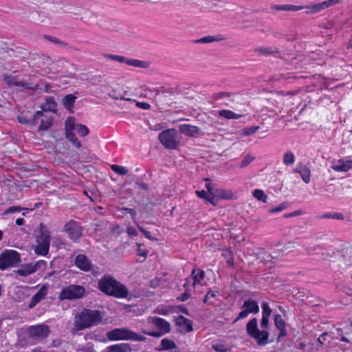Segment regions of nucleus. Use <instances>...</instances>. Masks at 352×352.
Segmentation results:
<instances>
[{
  "label": "nucleus",
  "mask_w": 352,
  "mask_h": 352,
  "mask_svg": "<svg viewBox=\"0 0 352 352\" xmlns=\"http://www.w3.org/2000/svg\"><path fill=\"white\" fill-rule=\"evenodd\" d=\"M97 288L104 294L118 298L129 296L127 287L110 274H104L98 282Z\"/></svg>",
  "instance_id": "obj_1"
},
{
  "label": "nucleus",
  "mask_w": 352,
  "mask_h": 352,
  "mask_svg": "<svg viewBox=\"0 0 352 352\" xmlns=\"http://www.w3.org/2000/svg\"><path fill=\"white\" fill-rule=\"evenodd\" d=\"M103 315L100 310L83 308L74 317V329L82 331L97 326L102 322Z\"/></svg>",
  "instance_id": "obj_2"
},
{
  "label": "nucleus",
  "mask_w": 352,
  "mask_h": 352,
  "mask_svg": "<svg viewBox=\"0 0 352 352\" xmlns=\"http://www.w3.org/2000/svg\"><path fill=\"white\" fill-rule=\"evenodd\" d=\"M107 338L111 341L130 340L135 342H145L147 338L140 335L129 328H116L107 333Z\"/></svg>",
  "instance_id": "obj_3"
},
{
  "label": "nucleus",
  "mask_w": 352,
  "mask_h": 352,
  "mask_svg": "<svg viewBox=\"0 0 352 352\" xmlns=\"http://www.w3.org/2000/svg\"><path fill=\"white\" fill-rule=\"evenodd\" d=\"M205 277V272L200 268H195L192 270L191 278L192 283H191L190 278H186L185 283L183 285L184 292L177 296V300L186 301L188 300L192 294V290L195 289L196 285H202L201 281Z\"/></svg>",
  "instance_id": "obj_4"
},
{
  "label": "nucleus",
  "mask_w": 352,
  "mask_h": 352,
  "mask_svg": "<svg viewBox=\"0 0 352 352\" xmlns=\"http://www.w3.org/2000/svg\"><path fill=\"white\" fill-rule=\"evenodd\" d=\"M247 334L254 339L257 345L265 346L269 342L270 333L266 330H260L256 318H252L246 324Z\"/></svg>",
  "instance_id": "obj_5"
},
{
  "label": "nucleus",
  "mask_w": 352,
  "mask_h": 352,
  "mask_svg": "<svg viewBox=\"0 0 352 352\" xmlns=\"http://www.w3.org/2000/svg\"><path fill=\"white\" fill-rule=\"evenodd\" d=\"M85 294V288L79 285L71 284L63 287L59 293L58 299L62 301L64 300H77L82 298Z\"/></svg>",
  "instance_id": "obj_6"
},
{
  "label": "nucleus",
  "mask_w": 352,
  "mask_h": 352,
  "mask_svg": "<svg viewBox=\"0 0 352 352\" xmlns=\"http://www.w3.org/2000/svg\"><path fill=\"white\" fill-rule=\"evenodd\" d=\"M21 261L20 254L16 250H5L0 254V270H6L16 266Z\"/></svg>",
  "instance_id": "obj_7"
},
{
  "label": "nucleus",
  "mask_w": 352,
  "mask_h": 352,
  "mask_svg": "<svg viewBox=\"0 0 352 352\" xmlns=\"http://www.w3.org/2000/svg\"><path fill=\"white\" fill-rule=\"evenodd\" d=\"M63 232H65L74 243H78L83 236V228L80 223L74 219H70L65 223Z\"/></svg>",
  "instance_id": "obj_8"
},
{
  "label": "nucleus",
  "mask_w": 352,
  "mask_h": 352,
  "mask_svg": "<svg viewBox=\"0 0 352 352\" xmlns=\"http://www.w3.org/2000/svg\"><path fill=\"white\" fill-rule=\"evenodd\" d=\"M150 322L155 326L157 331H142L144 334L160 338L168 333L170 330V324L166 320L158 317H151Z\"/></svg>",
  "instance_id": "obj_9"
},
{
  "label": "nucleus",
  "mask_w": 352,
  "mask_h": 352,
  "mask_svg": "<svg viewBox=\"0 0 352 352\" xmlns=\"http://www.w3.org/2000/svg\"><path fill=\"white\" fill-rule=\"evenodd\" d=\"M50 333V327L45 324L30 326L28 330V336L34 340V344L41 342L47 338Z\"/></svg>",
  "instance_id": "obj_10"
},
{
  "label": "nucleus",
  "mask_w": 352,
  "mask_h": 352,
  "mask_svg": "<svg viewBox=\"0 0 352 352\" xmlns=\"http://www.w3.org/2000/svg\"><path fill=\"white\" fill-rule=\"evenodd\" d=\"M162 144L168 149H176V130L168 129L162 131L158 135Z\"/></svg>",
  "instance_id": "obj_11"
},
{
  "label": "nucleus",
  "mask_w": 352,
  "mask_h": 352,
  "mask_svg": "<svg viewBox=\"0 0 352 352\" xmlns=\"http://www.w3.org/2000/svg\"><path fill=\"white\" fill-rule=\"evenodd\" d=\"M241 311L235 318L234 322L248 317L250 314H257L259 312V307L257 302L250 298L244 301L241 307Z\"/></svg>",
  "instance_id": "obj_12"
},
{
  "label": "nucleus",
  "mask_w": 352,
  "mask_h": 352,
  "mask_svg": "<svg viewBox=\"0 0 352 352\" xmlns=\"http://www.w3.org/2000/svg\"><path fill=\"white\" fill-rule=\"evenodd\" d=\"M339 2V0H327L313 5L306 6L305 8L307 9V14H316L332 6L336 5Z\"/></svg>",
  "instance_id": "obj_13"
},
{
  "label": "nucleus",
  "mask_w": 352,
  "mask_h": 352,
  "mask_svg": "<svg viewBox=\"0 0 352 352\" xmlns=\"http://www.w3.org/2000/svg\"><path fill=\"white\" fill-rule=\"evenodd\" d=\"M74 265L79 270L84 272H89L94 267V265L91 260L83 254L76 256L74 258Z\"/></svg>",
  "instance_id": "obj_14"
},
{
  "label": "nucleus",
  "mask_w": 352,
  "mask_h": 352,
  "mask_svg": "<svg viewBox=\"0 0 352 352\" xmlns=\"http://www.w3.org/2000/svg\"><path fill=\"white\" fill-rule=\"evenodd\" d=\"M51 234L50 230L43 223L39 224V234L36 236V244L50 245Z\"/></svg>",
  "instance_id": "obj_15"
},
{
  "label": "nucleus",
  "mask_w": 352,
  "mask_h": 352,
  "mask_svg": "<svg viewBox=\"0 0 352 352\" xmlns=\"http://www.w3.org/2000/svg\"><path fill=\"white\" fill-rule=\"evenodd\" d=\"M193 331L192 322L182 316H177V332L187 333Z\"/></svg>",
  "instance_id": "obj_16"
},
{
  "label": "nucleus",
  "mask_w": 352,
  "mask_h": 352,
  "mask_svg": "<svg viewBox=\"0 0 352 352\" xmlns=\"http://www.w3.org/2000/svg\"><path fill=\"white\" fill-rule=\"evenodd\" d=\"M331 168L336 172H348L352 169V160L339 159L336 164L331 166Z\"/></svg>",
  "instance_id": "obj_17"
},
{
  "label": "nucleus",
  "mask_w": 352,
  "mask_h": 352,
  "mask_svg": "<svg viewBox=\"0 0 352 352\" xmlns=\"http://www.w3.org/2000/svg\"><path fill=\"white\" fill-rule=\"evenodd\" d=\"M179 129L180 133L192 137H196L201 133L200 128L197 126L180 124Z\"/></svg>",
  "instance_id": "obj_18"
},
{
  "label": "nucleus",
  "mask_w": 352,
  "mask_h": 352,
  "mask_svg": "<svg viewBox=\"0 0 352 352\" xmlns=\"http://www.w3.org/2000/svg\"><path fill=\"white\" fill-rule=\"evenodd\" d=\"M304 6H295V5H289V4H285V5H274L271 6L272 10H276V11H299L305 9Z\"/></svg>",
  "instance_id": "obj_19"
},
{
  "label": "nucleus",
  "mask_w": 352,
  "mask_h": 352,
  "mask_svg": "<svg viewBox=\"0 0 352 352\" xmlns=\"http://www.w3.org/2000/svg\"><path fill=\"white\" fill-rule=\"evenodd\" d=\"M225 40V37L222 34L214 36L208 35L201 38L193 41L195 43H210L212 42H219Z\"/></svg>",
  "instance_id": "obj_20"
},
{
  "label": "nucleus",
  "mask_w": 352,
  "mask_h": 352,
  "mask_svg": "<svg viewBox=\"0 0 352 352\" xmlns=\"http://www.w3.org/2000/svg\"><path fill=\"white\" fill-rule=\"evenodd\" d=\"M76 98V96L72 94H67L63 97L62 100L63 107L69 112L73 113L72 109L74 108Z\"/></svg>",
  "instance_id": "obj_21"
},
{
  "label": "nucleus",
  "mask_w": 352,
  "mask_h": 352,
  "mask_svg": "<svg viewBox=\"0 0 352 352\" xmlns=\"http://www.w3.org/2000/svg\"><path fill=\"white\" fill-rule=\"evenodd\" d=\"M57 103L53 96L45 98V104L41 105V109L44 111H56Z\"/></svg>",
  "instance_id": "obj_22"
},
{
  "label": "nucleus",
  "mask_w": 352,
  "mask_h": 352,
  "mask_svg": "<svg viewBox=\"0 0 352 352\" xmlns=\"http://www.w3.org/2000/svg\"><path fill=\"white\" fill-rule=\"evenodd\" d=\"M15 272L21 276H27L35 272V268L33 267V263H27L21 265V267L15 271Z\"/></svg>",
  "instance_id": "obj_23"
},
{
  "label": "nucleus",
  "mask_w": 352,
  "mask_h": 352,
  "mask_svg": "<svg viewBox=\"0 0 352 352\" xmlns=\"http://www.w3.org/2000/svg\"><path fill=\"white\" fill-rule=\"evenodd\" d=\"M218 116L220 118H223L228 120H232V119H239L242 117L241 114H238L234 113V111L230 110V109H222L218 111Z\"/></svg>",
  "instance_id": "obj_24"
},
{
  "label": "nucleus",
  "mask_w": 352,
  "mask_h": 352,
  "mask_svg": "<svg viewBox=\"0 0 352 352\" xmlns=\"http://www.w3.org/2000/svg\"><path fill=\"white\" fill-rule=\"evenodd\" d=\"M125 64L135 67H140V68H148L150 66V63L148 61L146 60H140L138 59H133V58H126Z\"/></svg>",
  "instance_id": "obj_25"
},
{
  "label": "nucleus",
  "mask_w": 352,
  "mask_h": 352,
  "mask_svg": "<svg viewBox=\"0 0 352 352\" xmlns=\"http://www.w3.org/2000/svg\"><path fill=\"white\" fill-rule=\"evenodd\" d=\"M176 348L175 343L168 338H164L161 340V344L160 348H155L157 351L170 350Z\"/></svg>",
  "instance_id": "obj_26"
},
{
  "label": "nucleus",
  "mask_w": 352,
  "mask_h": 352,
  "mask_svg": "<svg viewBox=\"0 0 352 352\" xmlns=\"http://www.w3.org/2000/svg\"><path fill=\"white\" fill-rule=\"evenodd\" d=\"M42 118L41 124L38 126V131H47L52 126L53 118L52 116L47 117L45 115Z\"/></svg>",
  "instance_id": "obj_27"
},
{
  "label": "nucleus",
  "mask_w": 352,
  "mask_h": 352,
  "mask_svg": "<svg viewBox=\"0 0 352 352\" xmlns=\"http://www.w3.org/2000/svg\"><path fill=\"white\" fill-rule=\"evenodd\" d=\"M50 245L37 244L34 248V253L38 256H47L50 251Z\"/></svg>",
  "instance_id": "obj_28"
},
{
  "label": "nucleus",
  "mask_w": 352,
  "mask_h": 352,
  "mask_svg": "<svg viewBox=\"0 0 352 352\" xmlns=\"http://www.w3.org/2000/svg\"><path fill=\"white\" fill-rule=\"evenodd\" d=\"M258 53L262 55L267 56L274 54H278L280 52V50L277 47H260L256 50Z\"/></svg>",
  "instance_id": "obj_29"
},
{
  "label": "nucleus",
  "mask_w": 352,
  "mask_h": 352,
  "mask_svg": "<svg viewBox=\"0 0 352 352\" xmlns=\"http://www.w3.org/2000/svg\"><path fill=\"white\" fill-rule=\"evenodd\" d=\"M301 179L305 184H309L310 182L311 179V170L309 167L307 166H304L300 169V174Z\"/></svg>",
  "instance_id": "obj_30"
},
{
  "label": "nucleus",
  "mask_w": 352,
  "mask_h": 352,
  "mask_svg": "<svg viewBox=\"0 0 352 352\" xmlns=\"http://www.w3.org/2000/svg\"><path fill=\"white\" fill-rule=\"evenodd\" d=\"M283 162L285 166H289L293 164L295 162V155L291 151H287L283 157Z\"/></svg>",
  "instance_id": "obj_31"
},
{
  "label": "nucleus",
  "mask_w": 352,
  "mask_h": 352,
  "mask_svg": "<svg viewBox=\"0 0 352 352\" xmlns=\"http://www.w3.org/2000/svg\"><path fill=\"white\" fill-rule=\"evenodd\" d=\"M48 287L43 285L39 290L33 296L38 302H41L47 294Z\"/></svg>",
  "instance_id": "obj_32"
},
{
  "label": "nucleus",
  "mask_w": 352,
  "mask_h": 352,
  "mask_svg": "<svg viewBox=\"0 0 352 352\" xmlns=\"http://www.w3.org/2000/svg\"><path fill=\"white\" fill-rule=\"evenodd\" d=\"M252 195L254 197H255L258 201H261L263 203H267V196L265 194L263 190L255 189L253 190Z\"/></svg>",
  "instance_id": "obj_33"
},
{
  "label": "nucleus",
  "mask_w": 352,
  "mask_h": 352,
  "mask_svg": "<svg viewBox=\"0 0 352 352\" xmlns=\"http://www.w3.org/2000/svg\"><path fill=\"white\" fill-rule=\"evenodd\" d=\"M74 117H68L65 121V130L74 131L76 129L77 124L75 123Z\"/></svg>",
  "instance_id": "obj_34"
},
{
  "label": "nucleus",
  "mask_w": 352,
  "mask_h": 352,
  "mask_svg": "<svg viewBox=\"0 0 352 352\" xmlns=\"http://www.w3.org/2000/svg\"><path fill=\"white\" fill-rule=\"evenodd\" d=\"M216 297H217L216 292H212L211 289H210L206 294L203 301L206 305H212L214 304V302L212 300V298H214Z\"/></svg>",
  "instance_id": "obj_35"
},
{
  "label": "nucleus",
  "mask_w": 352,
  "mask_h": 352,
  "mask_svg": "<svg viewBox=\"0 0 352 352\" xmlns=\"http://www.w3.org/2000/svg\"><path fill=\"white\" fill-rule=\"evenodd\" d=\"M111 168L119 175H126L128 173V169L118 164H112Z\"/></svg>",
  "instance_id": "obj_36"
},
{
  "label": "nucleus",
  "mask_w": 352,
  "mask_h": 352,
  "mask_svg": "<svg viewBox=\"0 0 352 352\" xmlns=\"http://www.w3.org/2000/svg\"><path fill=\"white\" fill-rule=\"evenodd\" d=\"M233 94H234L232 92L221 91V92L214 93L212 96V98L214 100H219L223 98H230Z\"/></svg>",
  "instance_id": "obj_37"
},
{
  "label": "nucleus",
  "mask_w": 352,
  "mask_h": 352,
  "mask_svg": "<svg viewBox=\"0 0 352 352\" xmlns=\"http://www.w3.org/2000/svg\"><path fill=\"white\" fill-rule=\"evenodd\" d=\"M76 131L80 137H85L89 133V129L84 124H77Z\"/></svg>",
  "instance_id": "obj_38"
},
{
  "label": "nucleus",
  "mask_w": 352,
  "mask_h": 352,
  "mask_svg": "<svg viewBox=\"0 0 352 352\" xmlns=\"http://www.w3.org/2000/svg\"><path fill=\"white\" fill-rule=\"evenodd\" d=\"M43 112L42 109L35 112L32 118H30V126H34L38 124V119L44 116Z\"/></svg>",
  "instance_id": "obj_39"
},
{
  "label": "nucleus",
  "mask_w": 352,
  "mask_h": 352,
  "mask_svg": "<svg viewBox=\"0 0 352 352\" xmlns=\"http://www.w3.org/2000/svg\"><path fill=\"white\" fill-rule=\"evenodd\" d=\"M16 77L12 76V75L6 74L3 75V80L6 82L8 86H16V84L18 81L15 80Z\"/></svg>",
  "instance_id": "obj_40"
},
{
  "label": "nucleus",
  "mask_w": 352,
  "mask_h": 352,
  "mask_svg": "<svg viewBox=\"0 0 352 352\" xmlns=\"http://www.w3.org/2000/svg\"><path fill=\"white\" fill-rule=\"evenodd\" d=\"M104 57L109 60H115L121 63H125L126 59L125 56L111 54H107L104 55Z\"/></svg>",
  "instance_id": "obj_41"
},
{
  "label": "nucleus",
  "mask_w": 352,
  "mask_h": 352,
  "mask_svg": "<svg viewBox=\"0 0 352 352\" xmlns=\"http://www.w3.org/2000/svg\"><path fill=\"white\" fill-rule=\"evenodd\" d=\"M274 324L277 329L282 327H286V323L280 314L274 315Z\"/></svg>",
  "instance_id": "obj_42"
},
{
  "label": "nucleus",
  "mask_w": 352,
  "mask_h": 352,
  "mask_svg": "<svg viewBox=\"0 0 352 352\" xmlns=\"http://www.w3.org/2000/svg\"><path fill=\"white\" fill-rule=\"evenodd\" d=\"M259 129L258 126H252L250 127H247L243 129L242 135H250L255 133Z\"/></svg>",
  "instance_id": "obj_43"
},
{
  "label": "nucleus",
  "mask_w": 352,
  "mask_h": 352,
  "mask_svg": "<svg viewBox=\"0 0 352 352\" xmlns=\"http://www.w3.org/2000/svg\"><path fill=\"white\" fill-rule=\"evenodd\" d=\"M16 87H23L26 89L32 90V91H36L38 89V85H36L35 87H31L30 83H29L26 81H19L16 84Z\"/></svg>",
  "instance_id": "obj_44"
},
{
  "label": "nucleus",
  "mask_w": 352,
  "mask_h": 352,
  "mask_svg": "<svg viewBox=\"0 0 352 352\" xmlns=\"http://www.w3.org/2000/svg\"><path fill=\"white\" fill-rule=\"evenodd\" d=\"M219 197L223 199H230L233 197V192L231 190H222L219 192Z\"/></svg>",
  "instance_id": "obj_45"
},
{
  "label": "nucleus",
  "mask_w": 352,
  "mask_h": 352,
  "mask_svg": "<svg viewBox=\"0 0 352 352\" xmlns=\"http://www.w3.org/2000/svg\"><path fill=\"white\" fill-rule=\"evenodd\" d=\"M47 262L44 260H39L36 261L34 264H33L34 268H35V272L38 270H45L47 267Z\"/></svg>",
  "instance_id": "obj_46"
},
{
  "label": "nucleus",
  "mask_w": 352,
  "mask_h": 352,
  "mask_svg": "<svg viewBox=\"0 0 352 352\" xmlns=\"http://www.w3.org/2000/svg\"><path fill=\"white\" fill-rule=\"evenodd\" d=\"M212 349L217 352H229V349L223 344H213Z\"/></svg>",
  "instance_id": "obj_47"
},
{
  "label": "nucleus",
  "mask_w": 352,
  "mask_h": 352,
  "mask_svg": "<svg viewBox=\"0 0 352 352\" xmlns=\"http://www.w3.org/2000/svg\"><path fill=\"white\" fill-rule=\"evenodd\" d=\"M137 245H138V249L136 250V254H137L138 256H142L144 258V259L140 261V262H142V261H144L146 259V256L148 255V251L147 250H142V249H141L140 248L141 244L138 243Z\"/></svg>",
  "instance_id": "obj_48"
},
{
  "label": "nucleus",
  "mask_w": 352,
  "mask_h": 352,
  "mask_svg": "<svg viewBox=\"0 0 352 352\" xmlns=\"http://www.w3.org/2000/svg\"><path fill=\"white\" fill-rule=\"evenodd\" d=\"M261 307H262V309H263L262 316H270L271 313H272V309L270 307L268 303L264 302H263Z\"/></svg>",
  "instance_id": "obj_49"
},
{
  "label": "nucleus",
  "mask_w": 352,
  "mask_h": 352,
  "mask_svg": "<svg viewBox=\"0 0 352 352\" xmlns=\"http://www.w3.org/2000/svg\"><path fill=\"white\" fill-rule=\"evenodd\" d=\"M17 120L19 123L30 126V118L24 115L17 116Z\"/></svg>",
  "instance_id": "obj_50"
},
{
  "label": "nucleus",
  "mask_w": 352,
  "mask_h": 352,
  "mask_svg": "<svg viewBox=\"0 0 352 352\" xmlns=\"http://www.w3.org/2000/svg\"><path fill=\"white\" fill-rule=\"evenodd\" d=\"M254 160V157H251L249 155H247L241 161L240 167L244 168L246 167L249 164H250Z\"/></svg>",
  "instance_id": "obj_51"
},
{
  "label": "nucleus",
  "mask_w": 352,
  "mask_h": 352,
  "mask_svg": "<svg viewBox=\"0 0 352 352\" xmlns=\"http://www.w3.org/2000/svg\"><path fill=\"white\" fill-rule=\"evenodd\" d=\"M120 348L121 352H131L132 348L130 344L129 343H120L118 344Z\"/></svg>",
  "instance_id": "obj_52"
},
{
  "label": "nucleus",
  "mask_w": 352,
  "mask_h": 352,
  "mask_svg": "<svg viewBox=\"0 0 352 352\" xmlns=\"http://www.w3.org/2000/svg\"><path fill=\"white\" fill-rule=\"evenodd\" d=\"M78 351H80L82 352H95V349L94 348V344L91 342L87 343L84 347Z\"/></svg>",
  "instance_id": "obj_53"
},
{
  "label": "nucleus",
  "mask_w": 352,
  "mask_h": 352,
  "mask_svg": "<svg viewBox=\"0 0 352 352\" xmlns=\"http://www.w3.org/2000/svg\"><path fill=\"white\" fill-rule=\"evenodd\" d=\"M270 316H262L261 327L263 329H267L269 327V320Z\"/></svg>",
  "instance_id": "obj_54"
},
{
  "label": "nucleus",
  "mask_w": 352,
  "mask_h": 352,
  "mask_svg": "<svg viewBox=\"0 0 352 352\" xmlns=\"http://www.w3.org/2000/svg\"><path fill=\"white\" fill-rule=\"evenodd\" d=\"M23 210L20 206H10L4 212V214L19 212Z\"/></svg>",
  "instance_id": "obj_55"
},
{
  "label": "nucleus",
  "mask_w": 352,
  "mask_h": 352,
  "mask_svg": "<svg viewBox=\"0 0 352 352\" xmlns=\"http://www.w3.org/2000/svg\"><path fill=\"white\" fill-rule=\"evenodd\" d=\"M155 312L160 315H167L170 311L167 308L164 307L158 306L155 310Z\"/></svg>",
  "instance_id": "obj_56"
},
{
  "label": "nucleus",
  "mask_w": 352,
  "mask_h": 352,
  "mask_svg": "<svg viewBox=\"0 0 352 352\" xmlns=\"http://www.w3.org/2000/svg\"><path fill=\"white\" fill-rule=\"evenodd\" d=\"M303 214V212L300 210H297L289 213L284 214L285 218H290L293 217H297Z\"/></svg>",
  "instance_id": "obj_57"
},
{
  "label": "nucleus",
  "mask_w": 352,
  "mask_h": 352,
  "mask_svg": "<svg viewBox=\"0 0 352 352\" xmlns=\"http://www.w3.org/2000/svg\"><path fill=\"white\" fill-rule=\"evenodd\" d=\"M126 233L131 237L136 236L138 235V231L135 230V228H133L132 226L127 227Z\"/></svg>",
  "instance_id": "obj_58"
},
{
  "label": "nucleus",
  "mask_w": 352,
  "mask_h": 352,
  "mask_svg": "<svg viewBox=\"0 0 352 352\" xmlns=\"http://www.w3.org/2000/svg\"><path fill=\"white\" fill-rule=\"evenodd\" d=\"M286 208H287V206L285 204H281L279 206H278L277 207L272 208L270 210V212L272 213H276V212H280V211L285 210Z\"/></svg>",
  "instance_id": "obj_59"
},
{
  "label": "nucleus",
  "mask_w": 352,
  "mask_h": 352,
  "mask_svg": "<svg viewBox=\"0 0 352 352\" xmlns=\"http://www.w3.org/2000/svg\"><path fill=\"white\" fill-rule=\"evenodd\" d=\"M195 193L197 195V196L200 198V199H204L205 200H206V199L208 198V197L209 195H208L207 194V192L205 191L204 190H196L195 191Z\"/></svg>",
  "instance_id": "obj_60"
},
{
  "label": "nucleus",
  "mask_w": 352,
  "mask_h": 352,
  "mask_svg": "<svg viewBox=\"0 0 352 352\" xmlns=\"http://www.w3.org/2000/svg\"><path fill=\"white\" fill-rule=\"evenodd\" d=\"M136 106L145 110H148L151 108V105L145 102H136Z\"/></svg>",
  "instance_id": "obj_61"
},
{
  "label": "nucleus",
  "mask_w": 352,
  "mask_h": 352,
  "mask_svg": "<svg viewBox=\"0 0 352 352\" xmlns=\"http://www.w3.org/2000/svg\"><path fill=\"white\" fill-rule=\"evenodd\" d=\"M135 185L137 186V187L141 190H148V187L147 186V184L143 182H135Z\"/></svg>",
  "instance_id": "obj_62"
},
{
  "label": "nucleus",
  "mask_w": 352,
  "mask_h": 352,
  "mask_svg": "<svg viewBox=\"0 0 352 352\" xmlns=\"http://www.w3.org/2000/svg\"><path fill=\"white\" fill-rule=\"evenodd\" d=\"M69 142H70L77 148H80L81 147V143L76 136L69 140Z\"/></svg>",
  "instance_id": "obj_63"
},
{
  "label": "nucleus",
  "mask_w": 352,
  "mask_h": 352,
  "mask_svg": "<svg viewBox=\"0 0 352 352\" xmlns=\"http://www.w3.org/2000/svg\"><path fill=\"white\" fill-rule=\"evenodd\" d=\"M109 352H121L120 348L118 344H113L110 346H109Z\"/></svg>",
  "instance_id": "obj_64"
}]
</instances>
